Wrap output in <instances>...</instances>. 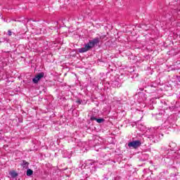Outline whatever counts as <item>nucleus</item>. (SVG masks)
Instances as JSON below:
<instances>
[{"instance_id": "f257e3e1", "label": "nucleus", "mask_w": 180, "mask_h": 180, "mask_svg": "<svg viewBox=\"0 0 180 180\" xmlns=\"http://www.w3.org/2000/svg\"><path fill=\"white\" fill-rule=\"evenodd\" d=\"M99 41V38H94L93 40H91L89 43L86 44L84 47L79 49V53H86V51H89V50H91V49H94L96 44H98Z\"/></svg>"}, {"instance_id": "f03ea898", "label": "nucleus", "mask_w": 180, "mask_h": 180, "mask_svg": "<svg viewBox=\"0 0 180 180\" xmlns=\"http://www.w3.org/2000/svg\"><path fill=\"white\" fill-rule=\"evenodd\" d=\"M141 146V141H133L128 143V147H132L133 148H139Z\"/></svg>"}, {"instance_id": "7ed1b4c3", "label": "nucleus", "mask_w": 180, "mask_h": 180, "mask_svg": "<svg viewBox=\"0 0 180 180\" xmlns=\"http://www.w3.org/2000/svg\"><path fill=\"white\" fill-rule=\"evenodd\" d=\"M44 77V72L38 73L34 78L32 79L34 84H37L41 78Z\"/></svg>"}, {"instance_id": "20e7f679", "label": "nucleus", "mask_w": 180, "mask_h": 180, "mask_svg": "<svg viewBox=\"0 0 180 180\" xmlns=\"http://www.w3.org/2000/svg\"><path fill=\"white\" fill-rule=\"evenodd\" d=\"M22 167L23 168H27L29 167V162H26V160H22Z\"/></svg>"}, {"instance_id": "39448f33", "label": "nucleus", "mask_w": 180, "mask_h": 180, "mask_svg": "<svg viewBox=\"0 0 180 180\" xmlns=\"http://www.w3.org/2000/svg\"><path fill=\"white\" fill-rule=\"evenodd\" d=\"M10 175L12 176V178H16V176H18V173H16L15 171H13L10 172Z\"/></svg>"}, {"instance_id": "423d86ee", "label": "nucleus", "mask_w": 180, "mask_h": 180, "mask_svg": "<svg viewBox=\"0 0 180 180\" xmlns=\"http://www.w3.org/2000/svg\"><path fill=\"white\" fill-rule=\"evenodd\" d=\"M31 175H33V170L28 169L27 170V176H31Z\"/></svg>"}, {"instance_id": "0eeeda50", "label": "nucleus", "mask_w": 180, "mask_h": 180, "mask_svg": "<svg viewBox=\"0 0 180 180\" xmlns=\"http://www.w3.org/2000/svg\"><path fill=\"white\" fill-rule=\"evenodd\" d=\"M96 122H97V123H102V122H105V119H103V118H97Z\"/></svg>"}, {"instance_id": "6e6552de", "label": "nucleus", "mask_w": 180, "mask_h": 180, "mask_svg": "<svg viewBox=\"0 0 180 180\" xmlns=\"http://www.w3.org/2000/svg\"><path fill=\"white\" fill-rule=\"evenodd\" d=\"M90 120H98V118L95 117H91Z\"/></svg>"}, {"instance_id": "1a4fd4ad", "label": "nucleus", "mask_w": 180, "mask_h": 180, "mask_svg": "<svg viewBox=\"0 0 180 180\" xmlns=\"http://www.w3.org/2000/svg\"><path fill=\"white\" fill-rule=\"evenodd\" d=\"M8 36H12V32L11 30L8 31Z\"/></svg>"}, {"instance_id": "9d476101", "label": "nucleus", "mask_w": 180, "mask_h": 180, "mask_svg": "<svg viewBox=\"0 0 180 180\" xmlns=\"http://www.w3.org/2000/svg\"><path fill=\"white\" fill-rule=\"evenodd\" d=\"M76 102L77 103H79V105H81V100H77Z\"/></svg>"}]
</instances>
